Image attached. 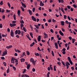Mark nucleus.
<instances>
[{"mask_svg":"<svg viewBox=\"0 0 77 77\" xmlns=\"http://www.w3.org/2000/svg\"><path fill=\"white\" fill-rule=\"evenodd\" d=\"M16 60V59L14 57H12L11 58V62L12 63H14V64L15 63V61Z\"/></svg>","mask_w":77,"mask_h":77,"instance_id":"1","label":"nucleus"},{"mask_svg":"<svg viewBox=\"0 0 77 77\" xmlns=\"http://www.w3.org/2000/svg\"><path fill=\"white\" fill-rule=\"evenodd\" d=\"M7 54H8V52H7V51L6 50L4 52H3V54L2 55V56H5V55H6Z\"/></svg>","mask_w":77,"mask_h":77,"instance_id":"2","label":"nucleus"},{"mask_svg":"<svg viewBox=\"0 0 77 77\" xmlns=\"http://www.w3.org/2000/svg\"><path fill=\"white\" fill-rule=\"evenodd\" d=\"M10 35L12 37H14V32H13L12 29L11 30Z\"/></svg>","mask_w":77,"mask_h":77,"instance_id":"3","label":"nucleus"},{"mask_svg":"<svg viewBox=\"0 0 77 77\" xmlns=\"http://www.w3.org/2000/svg\"><path fill=\"white\" fill-rule=\"evenodd\" d=\"M43 34L45 36L44 37V38H45V39L47 38H48V35H47V34H46L45 32H44Z\"/></svg>","mask_w":77,"mask_h":77,"instance_id":"4","label":"nucleus"},{"mask_svg":"<svg viewBox=\"0 0 77 77\" xmlns=\"http://www.w3.org/2000/svg\"><path fill=\"white\" fill-rule=\"evenodd\" d=\"M44 5V4L42 3V1H40V6H43Z\"/></svg>","mask_w":77,"mask_h":77,"instance_id":"5","label":"nucleus"},{"mask_svg":"<svg viewBox=\"0 0 77 77\" xmlns=\"http://www.w3.org/2000/svg\"><path fill=\"white\" fill-rule=\"evenodd\" d=\"M32 19L34 21H36V18H35V17L34 16H32Z\"/></svg>","mask_w":77,"mask_h":77,"instance_id":"6","label":"nucleus"},{"mask_svg":"<svg viewBox=\"0 0 77 77\" xmlns=\"http://www.w3.org/2000/svg\"><path fill=\"white\" fill-rule=\"evenodd\" d=\"M21 3H22V6L23 7V8H26V5L25 4H24L23 3L21 2Z\"/></svg>","mask_w":77,"mask_h":77,"instance_id":"7","label":"nucleus"},{"mask_svg":"<svg viewBox=\"0 0 77 77\" xmlns=\"http://www.w3.org/2000/svg\"><path fill=\"white\" fill-rule=\"evenodd\" d=\"M59 33L61 35V36H64V34H63V33L62 32V31L61 30H60L59 32Z\"/></svg>","mask_w":77,"mask_h":77,"instance_id":"8","label":"nucleus"},{"mask_svg":"<svg viewBox=\"0 0 77 77\" xmlns=\"http://www.w3.org/2000/svg\"><path fill=\"white\" fill-rule=\"evenodd\" d=\"M54 45L55 46V48L56 49H57L58 48V46L57 45V43H55Z\"/></svg>","mask_w":77,"mask_h":77,"instance_id":"9","label":"nucleus"},{"mask_svg":"<svg viewBox=\"0 0 77 77\" xmlns=\"http://www.w3.org/2000/svg\"><path fill=\"white\" fill-rule=\"evenodd\" d=\"M12 46L11 45L7 46L6 48H7L8 49H9V48H12Z\"/></svg>","mask_w":77,"mask_h":77,"instance_id":"10","label":"nucleus"},{"mask_svg":"<svg viewBox=\"0 0 77 77\" xmlns=\"http://www.w3.org/2000/svg\"><path fill=\"white\" fill-rule=\"evenodd\" d=\"M61 62L63 65L64 66H63L64 68H65V67L66 66V65H65V63H64V62H63V60H61Z\"/></svg>","mask_w":77,"mask_h":77,"instance_id":"11","label":"nucleus"},{"mask_svg":"<svg viewBox=\"0 0 77 77\" xmlns=\"http://www.w3.org/2000/svg\"><path fill=\"white\" fill-rule=\"evenodd\" d=\"M20 13H21V12L20 10H19L17 11V14L18 15V17H20Z\"/></svg>","mask_w":77,"mask_h":77,"instance_id":"12","label":"nucleus"},{"mask_svg":"<svg viewBox=\"0 0 77 77\" xmlns=\"http://www.w3.org/2000/svg\"><path fill=\"white\" fill-rule=\"evenodd\" d=\"M35 60H34V59H33V58H31L30 61L31 62H33Z\"/></svg>","mask_w":77,"mask_h":77,"instance_id":"13","label":"nucleus"},{"mask_svg":"<svg viewBox=\"0 0 77 77\" xmlns=\"http://www.w3.org/2000/svg\"><path fill=\"white\" fill-rule=\"evenodd\" d=\"M15 60V63H16V65L18 64V60L16 59Z\"/></svg>","mask_w":77,"mask_h":77,"instance_id":"14","label":"nucleus"},{"mask_svg":"<svg viewBox=\"0 0 77 77\" xmlns=\"http://www.w3.org/2000/svg\"><path fill=\"white\" fill-rule=\"evenodd\" d=\"M30 64H28L27 66V69H29V68H30Z\"/></svg>","mask_w":77,"mask_h":77,"instance_id":"15","label":"nucleus"},{"mask_svg":"<svg viewBox=\"0 0 77 77\" xmlns=\"http://www.w3.org/2000/svg\"><path fill=\"white\" fill-rule=\"evenodd\" d=\"M20 60L21 62H24V61H25V59H24V58H21Z\"/></svg>","mask_w":77,"mask_h":77,"instance_id":"16","label":"nucleus"},{"mask_svg":"<svg viewBox=\"0 0 77 77\" xmlns=\"http://www.w3.org/2000/svg\"><path fill=\"white\" fill-rule=\"evenodd\" d=\"M61 25L62 26H64L65 24V23H64V21H62L61 22Z\"/></svg>","mask_w":77,"mask_h":77,"instance_id":"17","label":"nucleus"},{"mask_svg":"<svg viewBox=\"0 0 77 77\" xmlns=\"http://www.w3.org/2000/svg\"><path fill=\"white\" fill-rule=\"evenodd\" d=\"M57 64H58V65H59V66H61V63H60V62L59 61L57 62Z\"/></svg>","mask_w":77,"mask_h":77,"instance_id":"18","label":"nucleus"},{"mask_svg":"<svg viewBox=\"0 0 77 77\" xmlns=\"http://www.w3.org/2000/svg\"><path fill=\"white\" fill-rule=\"evenodd\" d=\"M29 12L30 15H32V11H31V10H29Z\"/></svg>","mask_w":77,"mask_h":77,"instance_id":"19","label":"nucleus"},{"mask_svg":"<svg viewBox=\"0 0 77 77\" xmlns=\"http://www.w3.org/2000/svg\"><path fill=\"white\" fill-rule=\"evenodd\" d=\"M20 24H24V21L23 20H20Z\"/></svg>","mask_w":77,"mask_h":77,"instance_id":"20","label":"nucleus"},{"mask_svg":"<svg viewBox=\"0 0 77 77\" xmlns=\"http://www.w3.org/2000/svg\"><path fill=\"white\" fill-rule=\"evenodd\" d=\"M61 10L62 12H63V14H65V11H64L63 10V8L62 7L61 8Z\"/></svg>","mask_w":77,"mask_h":77,"instance_id":"21","label":"nucleus"},{"mask_svg":"<svg viewBox=\"0 0 77 77\" xmlns=\"http://www.w3.org/2000/svg\"><path fill=\"white\" fill-rule=\"evenodd\" d=\"M50 72H48V73H47V77H49L50 76L49 75H50Z\"/></svg>","mask_w":77,"mask_h":77,"instance_id":"22","label":"nucleus"},{"mask_svg":"<svg viewBox=\"0 0 77 77\" xmlns=\"http://www.w3.org/2000/svg\"><path fill=\"white\" fill-rule=\"evenodd\" d=\"M72 44H74V42H75V38H72Z\"/></svg>","mask_w":77,"mask_h":77,"instance_id":"23","label":"nucleus"},{"mask_svg":"<svg viewBox=\"0 0 77 77\" xmlns=\"http://www.w3.org/2000/svg\"><path fill=\"white\" fill-rule=\"evenodd\" d=\"M34 44H35V42H33L31 44V45H30V47H33V45H34Z\"/></svg>","mask_w":77,"mask_h":77,"instance_id":"24","label":"nucleus"},{"mask_svg":"<svg viewBox=\"0 0 77 77\" xmlns=\"http://www.w3.org/2000/svg\"><path fill=\"white\" fill-rule=\"evenodd\" d=\"M67 59L69 60V61H71V58L69 57H68Z\"/></svg>","mask_w":77,"mask_h":77,"instance_id":"25","label":"nucleus"},{"mask_svg":"<svg viewBox=\"0 0 77 77\" xmlns=\"http://www.w3.org/2000/svg\"><path fill=\"white\" fill-rule=\"evenodd\" d=\"M34 26L37 29H39V27L38 26V25H35Z\"/></svg>","mask_w":77,"mask_h":77,"instance_id":"26","label":"nucleus"},{"mask_svg":"<svg viewBox=\"0 0 77 77\" xmlns=\"http://www.w3.org/2000/svg\"><path fill=\"white\" fill-rule=\"evenodd\" d=\"M23 30L24 32H26V29L25 28V27H23Z\"/></svg>","mask_w":77,"mask_h":77,"instance_id":"27","label":"nucleus"},{"mask_svg":"<svg viewBox=\"0 0 77 77\" xmlns=\"http://www.w3.org/2000/svg\"><path fill=\"white\" fill-rule=\"evenodd\" d=\"M14 33L15 35H17V34H18V30H16L14 32Z\"/></svg>","mask_w":77,"mask_h":77,"instance_id":"28","label":"nucleus"},{"mask_svg":"<svg viewBox=\"0 0 77 77\" xmlns=\"http://www.w3.org/2000/svg\"><path fill=\"white\" fill-rule=\"evenodd\" d=\"M35 56H39V53H35Z\"/></svg>","mask_w":77,"mask_h":77,"instance_id":"29","label":"nucleus"},{"mask_svg":"<svg viewBox=\"0 0 77 77\" xmlns=\"http://www.w3.org/2000/svg\"><path fill=\"white\" fill-rule=\"evenodd\" d=\"M51 54L53 56H54V52H53V51H51Z\"/></svg>","mask_w":77,"mask_h":77,"instance_id":"30","label":"nucleus"},{"mask_svg":"<svg viewBox=\"0 0 77 77\" xmlns=\"http://www.w3.org/2000/svg\"><path fill=\"white\" fill-rule=\"evenodd\" d=\"M67 7L69 9H71V6H70L69 5H67Z\"/></svg>","mask_w":77,"mask_h":77,"instance_id":"31","label":"nucleus"},{"mask_svg":"<svg viewBox=\"0 0 77 77\" xmlns=\"http://www.w3.org/2000/svg\"><path fill=\"white\" fill-rule=\"evenodd\" d=\"M13 17L14 18V20H16V16L15 15H13Z\"/></svg>","mask_w":77,"mask_h":77,"instance_id":"32","label":"nucleus"},{"mask_svg":"<svg viewBox=\"0 0 77 77\" xmlns=\"http://www.w3.org/2000/svg\"><path fill=\"white\" fill-rule=\"evenodd\" d=\"M20 8L22 10V11L23 12H24V8H23V7H20Z\"/></svg>","mask_w":77,"mask_h":77,"instance_id":"33","label":"nucleus"},{"mask_svg":"<svg viewBox=\"0 0 77 77\" xmlns=\"http://www.w3.org/2000/svg\"><path fill=\"white\" fill-rule=\"evenodd\" d=\"M52 66V65H50V68H51V70H53V67H52V66Z\"/></svg>","mask_w":77,"mask_h":77,"instance_id":"34","label":"nucleus"},{"mask_svg":"<svg viewBox=\"0 0 77 77\" xmlns=\"http://www.w3.org/2000/svg\"><path fill=\"white\" fill-rule=\"evenodd\" d=\"M37 50H38V51H41V50L40 49V48H39V47H38L37 48Z\"/></svg>","mask_w":77,"mask_h":77,"instance_id":"35","label":"nucleus"},{"mask_svg":"<svg viewBox=\"0 0 77 77\" xmlns=\"http://www.w3.org/2000/svg\"><path fill=\"white\" fill-rule=\"evenodd\" d=\"M7 4L9 8H11V5H10V3H9V2H8Z\"/></svg>","mask_w":77,"mask_h":77,"instance_id":"36","label":"nucleus"},{"mask_svg":"<svg viewBox=\"0 0 77 77\" xmlns=\"http://www.w3.org/2000/svg\"><path fill=\"white\" fill-rule=\"evenodd\" d=\"M21 33V31H20V30H18V35H20Z\"/></svg>","mask_w":77,"mask_h":77,"instance_id":"37","label":"nucleus"},{"mask_svg":"<svg viewBox=\"0 0 77 77\" xmlns=\"http://www.w3.org/2000/svg\"><path fill=\"white\" fill-rule=\"evenodd\" d=\"M54 71H56V66H54Z\"/></svg>","mask_w":77,"mask_h":77,"instance_id":"38","label":"nucleus"},{"mask_svg":"<svg viewBox=\"0 0 77 77\" xmlns=\"http://www.w3.org/2000/svg\"><path fill=\"white\" fill-rule=\"evenodd\" d=\"M66 65L67 69H68V68H69V65H68V64H67V63H66Z\"/></svg>","mask_w":77,"mask_h":77,"instance_id":"39","label":"nucleus"},{"mask_svg":"<svg viewBox=\"0 0 77 77\" xmlns=\"http://www.w3.org/2000/svg\"><path fill=\"white\" fill-rule=\"evenodd\" d=\"M26 54L28 56H29V54H30V52H28V51H26Z\"/></svg>","mask_w":77,"mask_h":77,"instance_id":"40","label":"nucleus"},{"mask_svg":"<svg viewBox=\"0 0 77 77\" xmlns=\"http://www.w3.org/2000/svg\"><path fill=\"white\" fill-rule=\"evenodd\" d=\"M72 6L75 8H77V6H76V5H72Z\"/></svg>","mask_w":77,"mask_h":77,"instance_id":"41","label":"nucleus"},{"mask_svg":"<svg viewBox=\"0 0 77 77\" xmlns=\"http://www.w3.org/2000/svg\"><path fill=\"white\" fill-rule=\"evenodd\" d=\"M3 63L4 66H6V62H4Z\"/></svg>","mask_w":77,"mask_h":77,"instance_id":"42","label":"nucleus"},{"mask_svg":"<svg viewBox=\"0 0 77 77\" xmlns=\"http://www.w3.org/2000/svg\"><path fill=\"white\" fill-rule=\"evenodd\" d=\"M35 8H33L32 9V11L33 12H35Z\"/></svg>","mask_w":77,"mask_h":77,"instance_id":"43","label":"nucleus"},{"mask_svg":"<svg viewBox=\"0 0 77 77\" xmlns=\"http://www.w3.org/2000/svg\"><path fill=\"white\" fill-rule=\"evenodd\" d=\"M70 63V64H71L72 65V64H73V63H72V61H71V60L70 61H69Z\"/></svg>","mask_w":77,"mask_h":77,"instance_id":"44","label":"nucleus"},{"mask_svg":"<svg viewBox=\"0 0 77 77\" xmlns=\"http://www.w3.org/2000/svg\"><path fill=\"white\" fill-rule=\"evenodd\" d=\"M20 27H24V25L22 23H21Z\"/></svg>","mask_w":77,"mask_h":77,"instance_id":"45","label":"nucleus"},{"mask_svg":"<svg viewBox=\"0 0 77 77\" xmlns=\"http://www.w3.org/2000/svg\"><path fill=\"white\" fill-rule=\"evenodd\" d=\"M7 73H9V68H8L7 71Z\"/></svg>","mask_w":77,"mask_h":77,"instance_id":"46","label":"nucleus"},{"mask_svg":"<svg viewBox=\"0 0 77 77\" xmlns=\"http://www.w3.org/2000/svg\"><path fill=\"white\" fill-rule=\"evenodd\" d=\"M35 71H36V69H35L34 68H32V71H33V72H35Z\"/></svg>","mask_w":77,"mask_h":77,"instance_id":"47","label":"nucleus"},{"mask_svg":"<svg viewBox=\"0 0 77 77\" xmlns=\"http://www.w3.org/2000/svg\"><path fill=\"white\" fill-rule=\"evenodd\" d=\"M2 27H3V25L2 23L0 24V28H2Z\"/></svg>","mask_w":77,"mask_h":77,"instance_id":"48","label":"nucleus"},{"mask_svg":"<svg viewBox=\"0 0 77 77\" xmlns=\"http://www.w3.org/2000/svg\"><path fill=\"white\" fill-rule=\"evenodd\" d=\"M13 68L14 69V71L16 70V68L15 66H13Z\"/></svg>","mask_w":77,"mask_h":77,"instance_id":"49","label":"nucleus"},{"mask_svg":"<svg viewBox=\"0 0 77 77\" xmlns=\"http://www.w3.org/2000/svg\"><path fill=\"white\" fill-rule=\"evenodd\" d=\"M62 51H65L66 50V48H64L62 49Z\"/></svg>","mask_w":77,"mask_h":77,"instance_id":"50","label":"nucleus"},{"mask_svg":"<svg viewBox=\"0 0 77 77\" xmlns=\"http://www.w3.org/2000/svg\"><path fill=\"white\" fill-rule=\"evenodd\" d=\"M48 23H51V19H49L48 20Z\"/></svg>","mask_w":77,"mask_h":77,"instance_id":"51","label":"nucleus"},{"mask_svg":"<svg viewBox=\"0 0 77 77\" xmlns=\"http://www.w3.org/2000/svg\"><path fill=\"white\" fill-rule=\"evenodd\" d=\"M66 63H67L68 65H70V63H69L68 62H66Z\"/></svg>","mask_w":77,"mask_h":77,"instance_id":"52","label":"nucleus"},{"mask_svg":"<svg viewBox=\"0 0 77 77\" xmlns=\"http://www.w3.org/2000/svg\"><path fill=\"white\" fill-rule=\"evenodd\" d=\"M67 17V16H66V15H64V19H66V17Z\"/></svg>","mask_w":77,"mask_h":77,"instance_id":"53","label":"nucleus"},{"mask_svg":"<svg viewBox=\"0 0 77 77\" xmlns=\"http://www.w3.org/2000/svg\"><path fill=\"white\" fill-rule=\"evenodd\" d=\"M4 12H5L4 9H2V13H4Z\"/></svg>","mask_w":77,"mask_h":77,"instance_id":"54","label":"nucleus"},{"mask_svg":"<svg viewBox=\"0 0 77 77\" xmlns=\"http://www.w3.org/2000/svg\"><path fill=\"white\" fill-rule=\"evenodd\" d=\"M1 59H2V60H5V57H1Z\"/></svg>","mask_w":77,"mask_h":77,"instance_id":"55","label":"nucleus"},{"mask_svg":"<svg viewBox=\"0 0 77 77\" xmlns=\"http://www.w3.org/2000/svg\"><path fill=\"white\" fill-rule=\"evenodd\" d=\"M32 63H33V65H35V63H36L35 62V60L32 62Z\"/></svg>","mask_w":77,"mask_h":77,"instance_id":"56","label":"nucleus"},{"mask_svg":"<svg viewBox=\"0 0 77 77\" xmlns=\"http://www.w3.org/2000/svg\"><path fill=\"white\" fill-rule=\"evenodd\" d=\"M65 23H66L67 24H68L69 23V22L67 20H66L65 22Z\"/></svg>","mask_w":77,"mask_h":77,"instance_id":"57","label":"nucleus"},{"mask_svg":"<svg viewBox=\"0 0 77 77\" xmlns=\"http://www.w3.org/2000/svg\"><path fill=\"white\" fill-rule=\"evenodd\" d=\"M10 10H8V9L6 10L7 12H10Z\"/></svg>","mask_w":77,"mask_h":77,"instance_id":"58","label":"nucleus"},{"mask_svg":"<svg viewBox=\"0 0 77 77\" xmlns=\"http://www.w3.org/2000/svg\"><path fill=\"white\" fill-rule=\"evenodd\" d=\"M0 4L1 5H3V1H1L0 3Z\"/></svg>","mask_w":77,"mask_h":77,"instance_id":"59","label":"nucleus"},{"mask_svg":"<svg viewBox=\"0 0 77 77\" xmlns=\"http://www.w3.org/2000/svg\"><path fill=\"white\" fill-rule=\"evenodd\" d=\"M67 18L69 20H71V18H70V17L69 16H67Z\"/></svg>","mask_w":77,"mask_h":77,"instance_id":"60","label":"nucleus"},{"mask_svg":"<svg viewBox=\"0 0 77 77\" xmlns=\"http://www.w3.org/2000/svg\"><path fill=\"white\" fill-rule=\"evenodd\" d=\"M30 35L31 36H33V33L32 32H30Z\"/></svg>","mask_w":77,"mask_h":77,"instance_id":"61","label":"nucleus"},{"mask_svg":"<svg viewBox=\"0 0 77 77\" xmlns=\"http://www.w3.org/2000/svg\"><path fill=\"white\" fill-rule=\"evenodd\" d=\"M25 77H30V76L29 75H27V74H25Z\"/></svg>","mask_w":77,"mask_h":77,"instance_id":"62","label":"nucleus"},{"mask_svg":"<svg viewBox=\"0 0 77 77\" xmlns=\"http://www.w3.org/2000/svg\"><path fill=\"white\" fill-rule=\"evenodd\" d=\"M10 27H13V24L10 23Z\"/></svg>","mask_w":77,"mask_h":77,"instance_id":"63","label":"nucleus"},{"mask_svg":"<svg viewBox=\"0 0 77 77\" xmlns=\"http://www.w3.org/2000/svg\"><path fill=\"white\" fill-rule=\"evenodd\" d=\"M50 32H51L52 33H53L54 31H53V29H51Z\"/></svg>","mask_w":77,"mask_h":77,"instance_id":"64","label":"nucleus"}]
</instances>
